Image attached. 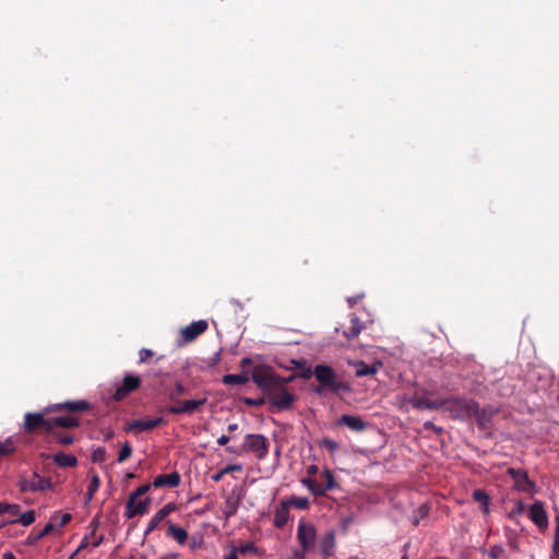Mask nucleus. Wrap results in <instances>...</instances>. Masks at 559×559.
I'll return each instance as SVG.
<instances>
[{
    "instance_id": "nucleus-1",
    "label": "nucleus",
    "mask_w": 559,
    "mask_h": 559,
    "mask_svg": "<svg viewBox=\"0 0 559 559\" xmlns=\"http://www.w3.org/2000/svg\"><path fill=\"white\" fill-rule=\"evenodd\" d=\"M251 378L257 386L266 394L269 403L280 411L290 408L297 400V396L286 388L294 376L283 378L271 367L259 365L253 368Z\"/></svg>"
},
{
    "instance_id": "nucleus-2",
    "label": "nucleus",
    "mask_w": 559,
    "mask_h": 559,
    "mask_svg": "<svg viewBox=\"0 0 559 559\" xmlns=\"http://www.w3.org/2000/svg\"><path fill=\"white\" fill-rule=\"evenodd\" d=\"M91 409V404L85 400L69 401L57 403L46 407V412L64 411L67 415L50 417V432L61 428L71 429L80 426V418L76 413H83Z\"/></svg>"
},
{
    "instance_id": "nucleus-3",
    "label": "nucleus",
    "mask_w": 559,
    "mask_h": 559,
    "mask_svg": "<svg viewBox=\"0 0 559 559\" xmlns=\"http://www.w3.org/2000/svg\"><path fill=\"white\" fill-rule=\"evenodd\" d=\"M314 378L319 382V386L313 389V392L317 394H322L324 392H350L352 390L350 385L347 382L342 381L336 371L328 365L314 366Z\"/></svg>"
},
{
    "instance_id": "nucleus-4",
    "label": "nucleus",
    "mask_w": 559,
    "mask_h": 559,
    "mask_svg": "<svg viewBox=\"0 0 559 559\" xmlns=\"http://www.w3.org/2000/svg\"><path fill=\"white\" fill-rule=\"evenodd\" d=\"M442 407L455 419H468L477 411V402L466 397H451L442 400Z\"/></svg>"
},
{
    "instance_id": "nucleus-5",
    "label": "nucleus",
    "mask_w": 559,
    "mask_h": 559,
    "mask_svg": "<svg viewBox=\"0 0 559 559\" xmlns=\"http://www.w3.org/2000/svg\"><path fill=\"white\" fill-rule=\"evenodd\" d=\"M270 442L263 435L248 433L245 436L241 451L253 453L258 460H263L269 453Z\"/></svg>"
},
{
    "instance_id": "nucleus-6",
    "label": "nucleus",
    "mask_w": 559,
    "mask_h": 559,
    "mask_svg": "<svg viewBox=\"0 0 559 559\" xmlns=\"http://www.w3.org/2000/svg\"><path fill=\"white\" fill-rule=\"evenodd\" d=\"M49 412H46V407L39 413H26L24 415V431L27 433L50 432V417H46Z\"/></svg>"
},
{
    "instance_id": "nucleus-7",
    "label": "nucleus",
    "mask_w": 559,
    "mask_h": 559,
    "mask_svg": "<svg viewBox=\"0 0 559 559\" xmlns=\"http://www.w3.org/2000/svg\"><path fill=\"white\" fill-rule=\"evenodd\" d=\"M508 475H510L514 479L513 488L521 492L531 493L535 490V483L530 479L526 471L521 468L510 467L507 471Z\"/></svg>"
},
{
    "instance_id": "nucleus-8",
    "label": "nucleus",
    "mask_w": 559,
    "mask_h": 559,
    "mask_svg": "<svg viewBox=\"0 0 559 559\" xmlns=\"http://www.w3.org/2000/svg\"><path fill=\"white\" fill-rule=\"evenodd\" d=\"M316 536V528L312 524L299 522L297 528V539L301 546L302 551L307 552L313 548Z\"/></svg>"
},
{
    "instance_id": "nucleus-9",
    "label": "nucleus",
    "mask_w": 559,
    "mask_h": 559,
    "mask_svg": "<svg viewBox=\"0 0 559 559\" xmlns=\"http://www.w3.org/2000/svg\"><path fill=\"white\" fill-rule=\"evenodd\" d=\"M175 403H176V405H171L166 408V412L168 414H173V415L192 414L206 403V399L183 400V401L178 400Z\"/></svg>"
},
{
    "instance_id": "nucleus-10",
    "label": "nucleus",
    "mask_w": 559,
    "mask_h": 559,
    "mask_svg": "<svg viewBox=\"0 0 559 559\" xmlns=\"http://www.w3.org/2000/svg\"><path fill=\"white\" fill-rule=\"evenodd\" d=\"M164 424H166V420L164 417H155V418H151V419H136V420L129 423L124 427V430L127 432H133V433L138 435V433H141L144 431L155 429L158 426L164 425Z\"/></svg>"
},
{
    "instance_id": "nucleus-11",
    "label": "nucleus",
    "mask_w": 559,
    "mask_h": 559,
    "mask_svg": "<svg viewBox=\"0 0 559 559\" xmlns=\"http://www.w3.org/2000/svg\"><path fill=\"white\" fill-rule=\"evenodd\" d=\"M141 385V378L133 374L124 376L122 384L118 386L112 395L115 401H122L130 393L138 390Z\"/></svg>"
},
{
    "instance_id": "nucleus-12",
    "label": "nucleus",
    "mask_w": 559,
    "mask_h": 559,
    "mask_svg": "<svg viewBox=\"0 0 559 559\" xmlns=\"http://www.w3.org/2000/svg\"><path fill=\"white\" fill-rule=\"evenodd\" d=\"M150 504L151 499L148 497L144 499L128 497L124 516L127 519H132L136 515H143L147 512Z\"/></svg>"
},
{
    "instance_id": "nucleus-13",
    "label": "nucleus",
    "mask_w": 559,
    "mask_h": 559,
    "mask_svg": "<svg viewBox=\"0 0 559 559\" xmlns=\"http://www.w3.org/2000/svg\"><path fill=\"white\" fill-rule=\"evenodd\" d=\"M528 518L540 531H545L548 527V515L544 502L536 500L530 507Z\"/></svg>"
},
{
    "instance_id": "nucleus-14",
    "label": "nucleus",
    "mask_w": 559,
    "mask_h": 559,
    "mask_svg": "<svg viewBox=\"0 0 559 559\" xmlns=\"http://www.w3.org/2000/svg\"><path fill=\"white\" fill-rule=\"evenodd\" d=\"M207 328L209 323L206 320H198L181 329L180 334L185 343H191L203 334Z\"/></svg>"
},
{
    "instance_id": "nucleus-15",
    "label": "nucleus",
    "mask_w": 559,
    "mask_h": 559,
    "mask_svg": "<svg viewBox=\"0 0 559 559\" xmlns=\"http://www.w3.org/2000/svg\"><path fill=\"white\" fill-rule=\"evenodd\" d=\"M408 403L418 411H432L442 407V400H431L427 395L415 394L409 397Z\"/></svg>"
},
{
    "instance_id": "nucleus-16",
    "label": "nucleus",
    "mask_w": 559,
    "mask_h": 559,
    "mask_svg": "<svg viewBox=\"0 0 559 559\" xmlns=\"http://www.w3.org/2000/svg\"><path fill=\"white\" fill-rule=\"evenodd\" d=\"M53 488V484L50 478L41 477L37 473H34L32 478L24 481L23 490L32 492L46 491Z\"/></svg>"
},
{
    "instance_id": "nucleus-17",
    "label": "nucleus",
    "mask_w": 559,
    "mask_h": 559,
    "mask_svg": "<svg viewBox=\"0 0 559 559\" xmlns=\"http://www.w3.org/2000/svg\"><path fill=\"white\" fill-rule=\"evenodd\" d=\"M175 510L176 504L174 502H169L159 509L148 522L145 535H148L151 532H153L162 523V521H164Z\"/></svg>"
},
{
    "instance_id": "nucleus-18",
    "label": "nucleus",
    "mask_w": 559,
    "mask_h": 559,
    "mask_svg": "<svg viewBox=\"0 0 559 559\" xmlns=\"http://www.w3.org/2000/svg\"><path fill=\"white\" fill-rule=\"evenodd\" d=\"M180 474L178 472H173L170 474H162L156 476L152 483V486H154L155 488H176L180 485Z\"/></svg>"
},
{
    "instance_id": "nucleus-19",
    "label": "nucleus",
    "mask_w": 559,
    "mask_h": 559,
    "mask_svg": "<svg viewBox=\"0 0 559 559\" xmlns=\"http://www.w3.org/2000/svg\"><path fill=\"white\" fill-rule=\"evenodd\" d=\"M498 413L496 408L492 406H487L484 408H479V404L477 403V411L475 414H473V417H475L477 426L480 429H487L489 427V424L492 419V417Z\"/></svg>"
},
{
    "instance_id": "nucleus-20",
    "label": "nucleus",
    "mask_w": 559,
    "mask_h": 559,
    "mask_svg": "<svg viewBox=\"0 0 559 559\" xmlns=\"http://www.w3.org/2000/svg\"><path fill=\"white\" fill-rule=\"evenodd\" d=\"M338 426H346L353 431L361 432L367 428V423L359 416L355 415H342L337 419Z\"/></svg>"
},
{
    "instance_id": "nucleus-21",
    "label": "nucleus",
    "mask_w": 559,
    "mask_h": 559,
    "mask_svg": "<svg viewBox=\"0 0 559 559\" xmlns=\"http://www.w3.org/2000/svg\"><path fill=\"white\" fill-rule=\"evenodd\" d=\"M289 519V503L282 500L274 511V526L277 528H283Z\"/></svg>"
},
{
    "instance_id": "nucleus-22",
    "label": "nucleus",
    "mask_w": 559,
    "mask_h": 559,
    "mask_svg": "<svg viewBox=\"0 0 559 559\" xmlns=\"http://www.w3.org/2000/svg\"><path fill=\"white\" fill-rule=\"evenodd\" d=\"M353 366L355 367V376L357 378H362V377L376 374L378 371V366H381V364L376 362V364L369 366L365 361L358 360V361H355L353 364Z\"/></svg>"
},
{
    "instance_id": "nucleus-23",
    "label": "nucleus",
    "mask_w": 559,
    "mask_h": 559,
    "mask_svg": "<svg viewBox=\"0 0 559 559\" xmlns=\"http://www.w3.org/2000/svg\"><path fill=\"white\" fill-rule=\"evenodd\" d=\"M167 536L174 538L180 545H185L187 543L189 535L185 528L179 527L171 522H167Z\"/></svg>"
},
{
    "instance_id": "nucleus-24",
    "label": "nucleus",
    "mask_w": 559,
    "mask_h": 559,
    "mask_svg": "<svg viewBox=\"0 0 559 559\" xmlns=\"http://www.w3.org/2000/svg\"><path fill=\"white\" fill-rule=\"evenodd\" d=\"M250 379L249 371L242 370L239 374H225L222 379V382L225 385H242L246 384Z\"/></svg>"
},
{
    "instance_id": "nucleus-25",
    "label": "nucleus",
    "mask_w": 559,
    "mask_h": 559,
    "mask_svg": "<svg viewBox=\"0 0 559 559\" xmlns=\"http://www.w3.org/2000/svg\"><path fill=\"white\" fill-rule=\"evenodd\" d=\"M52 459L59 467H75L78 465L76 456L64 452L56 453Z\"/></svg>"
},
{
    "instance_id": "nucleus-26",
    "label": "nucleus",
    "mask_w": 559,
    "mask_h": 559,
    "mask_svg": "<svg viewBox=\"0 0 559 559\" xmlns=\"http://www.w3.org/2000/svg\"><path fill=\"white\" fill-rule=\"evenodd\" d=\"M17 442L14 437H8L0 441V460L11 456L16 452Z\"/></svg>"
},
{
    "instance_id": "nucleus-27",
    "label": "nucleus",
    "mask_w": 559,
    "mask_h": 559,
    "mask_svg": "<svg viewBox=\"0 0 559 559\" xmlns=\"http://www.w3.org/2000/svg\"><path fill=\"white\" fill-rule=\"evenodd\" d=\"M362 329V323L359 318L353 314L349 319V325L344 330V335L347 338H354L359 335Z\"/></svg>"
},
{
    "instance_id": "nucleus-28",
    "label": "nucleus",
    "mask_w": 559,
    "mask_h": 559,
    "mask_svg": "<svg viewBox=\"0 0 559 559\" xmlns=\"http://www.w3.org/2000/svg\"><path fill=\"white\" fill-rule=\"evenodd\" d=\"M100 486V478L99 476L94 473L91 475V480H90V484H88V487H87V491H86V495H85V503H90L95 495V492L98 490Z\"/></svg>"
},
{
    "instance_id": "nucleus-29",
    "label": "nucleus",
    "mask_w": 559,
    "mask_h": 559,
    "mask_svg": "<svg viewBox=\"0 0 559 559\" xmlns=\"http://www.w3.org/2000/svg\"><path fill=\"white\" fill-rule=\"evenodd\" d=\"M302 485L306 486L314 496H323L326 492V488L318 484L313 478L307 477L301 480Z\"/></svg>"
},
{
    "instance_id": "nucleus-30",
    "label": "nucleus",
    "mask_w": 559,
    "mask_h": 559,
    "mask_svg": "<svg viewBox=\"0 0 559 559\" xmlns=\"http://www.w3.org/2000/svg\"><path fill=\"white\" fill-rule=\"evenodd\" d=\"M473 499L481 504L483 512L489 513V496L483 489H476L473 491Z\"/></svg>"
},
{
    "instance_id": "nucleus-31",
    "label": "nucleus",
    "mask_w": 559,
    "mask_h": 559,
    "mask_svg": "<svg viewBox=\"0 0 559 559\" xmlns=\"http://www.w3.org/2000/svg\"><path fill=\"white\" fill-rule=\"evenodd\" d=\"M36 514L34 510H28L26 512H21L17 519H11L10 523H20L23 526H28L35 522Z\"/></svg>"
},
{
    "instance_id": "nucleus-32",
    "label": "nucleus",
    "mask_w": 559,
    "mask_h": 559,
    "mask_svg": "<svg viewBox=\"0 0 559 559\" xmlns=\"http://www.w3.org/2000/svg\"><path fill=\"white\" fill-rule=\"evenodd\" d=\"M48 436H51L61 445H70L74 442V437L72 435L63 432L61 430L49 432Z\"/></svg>"
},
{
    "instance_id": "nucleus-33",
    "label": "nucleus",
    "mask_w": 559,
    "mask_h": 559,
    "mask_svg": "<svg viewBox=\"0 0 559 559\" xmlns=\"http://www.w3.org/2000/svg\"><path fill=\"white\" fill-rule=\"evenodd\" d=\"M285 502L289 503L290 507H295L299 510H306L309 508V500L306 497H292L288 500H285Z\"/></svg>"
},
{
    "instance_id": "nucleus-34",
    "label": "nucleus",
    "mask_w": 559,
    "mask_h": 559,
    "mask_svg": "<svg viewBox=\"0 0 559 559\" xmlns=\"http://www.w3.org/2000/svg\"><path fill=\"white\" fill-rule=\"evenodd\" d=\"M231 550L235 551L238 556L239 555H247L249 552H257L258 549L257 547L254 546L253 543H246V544H242L240 546H233L231 547Z\"/></svg>"
},
{
    "instance_id": "nucleus-35",
    "label": "nucleus",
    "mask_w": 559,
    "mask_h": 559,
    "mask_svg": "<svg viewBox=\"0 0 559 559\" xmlns=\"http://www.w3.org/2000/svg\"><path fill=\"white\" fill-rule=\"evenodd\" d=\"M131 454H132V447L128 441H126L119 450L118 457H117L118 463H122V462L127 461L131 456Z\"/></svg>"
},
{
    "instance_id": "nucleus-36",
    "label": "nucleus",
    "mask_w": 559,
    "mask_h": 559,
    "mask_svg": "<svg viewBox=\"0 0 559 559\" xmlns=\"http://www.w3.org/2000/svg\"><path fill=\"white\" fill-rule=\"evenodd\" d=\"M183 394H186V388L180 382H176L175 388L168 393V399L177 402Z\"/></svg>"
},
{
    "instance_id": "nucleus-37",
    "label": "nucleus",
    "mask_w": 559,
    "mask_h": 559,
    "mask_svg": "<svg viewBox=\"0 0 559 559\" xmlns=\"http://www.w3.org/2000/svg\"><path fill=\"white\" fill-rule=\"evenodd\" d=\"M107 452L104 447H97L93 450L91 459L94 463H103L106 461Z\"/></svg>"
},
{
    "instance_id": "nucleus-38",
    "label": "nucleus",
    "mask_w": 559,
    "mask_h": 559,
    "mask_svg": "<svg viewBox=\"0 0 559 559\" xmlns=\"http://www.w3.org/2000/svg\"><path fill=\"white\" fill-rule=\"evenodd\" d=\"M555 537L552 544V552L556 559H559V514L555 518Z\"/></svg>"
},
{
    "instance_id": "nucleus-39",
    "label": "nucleus",
    "mask_w": 559,
    "mask_h": 559,
    "mask_svg": "<svg viewBox=\"0 0 559 559\" xmlns=\"http://www.w3.org/2000/svg\"><path fill=\"white\" fill-rule=\"evenodd\" d=\"M21 506L16 503H8L5 508V513L9 515V520L17 519L20 515Z\"/></svg>"
},
{
    "instance_id": "nucleus-40",
    "label": "nucleus",
    "mask_w": 559,
    "mask_h": 559,
    "mask_svg": "<svg viewBox=\"0 0 559 559\" xmlns=\"http://www.w3.org/2000/svg\"><path fill=\"white\" fill-rule=\"evenodd\" d=\"M322 476L325 479V486H323V488H326V490H331L336 486L335 478L330 469H324L322 472Z\"/></svg>"
},
{
    "instance_id": "nucleus-41",
    "label": "nucleus",
    "mask_w": 559,
    "mask_h": 559,
    "mask_svg": "<svg viewBox=\"0 0 559 559\" xmlns=\"http://www.w3.org/2000/svg\"><path fill=\"white\" fill-rule=\"evenodd\" d=\"M504 554V548L500 545H493L488 550V556L490 559H500Z\"/></svg>"
},
{
    "instance_id": "nucleus-42",
    "label": "nucleus",
    "mask_w": 559,
    "mask_h": 559,
    "mask_svg": "<svg viewBox=\"0 0 559 559\" xmlns=\"http://www.w3.org/2000/svg\"><path fill=\"white\" fill-rule=\"evenodd\" d=\"M154 356V353L153 350L148 349V348H142L139 353V362L140 364H145L148 361L150 358H152Z\"/></svg>"
},
{
    "instance_id": "nucleus-43",
    "label": "nucleus",
    "mask_w": 559,
    "mask_h": 559,
    "mask_svg": "<svg viewBox=\"0 0 559 559\" xmlns=\"http://www.w3.org/2000/svg\"><path fill=\"white\" fill-rule=\"evenodd\" d=\"M151 488V485L150 484H146V485H142L140 487H138L134 491H132L129 497H133V498H141L142 496H144Z\"/></svg>"
},
{
    "instance_id": "nucleus-44",
    "label": "nucleus",
    "mask_w": 559,
    "mask_h": 559,
    "mask_svg": "<svg viewBox=\"0 0 559 559\" xmlns=\"http://www.w3.org/2000/svg\"><path fill=\"white\" fill-rule=\"evenodd\" d=\"M321 444H322V447H324L330 452H334L338 448V444L334 440H332L330 438H324L321 441Z\"/></svg>"
},
{
    "instance_id": "nucleus-45",
    "label": "nucleus",
    "mask_w": 559,
    "mask_h": 559,
    "mask_svg": "<svg viewBox=\"0 0 559 559\" xmlns=\"http://www.w3.org/2000/svg\"><path fill=\"white\" fill-rule=\"evenodd\" d=\"M55 530V524L49 522L44 528L37 534L36 539H41L43 537L49 535Z\"/></svg>"
},
{
    "instance_id": "nucleus-46",
    "label": "nucleus",
    "mask_w": 559,
    "mask_h": 559,
    "mask_svg": "<svg viewBox=\"0 0 559 559\" xmlns=\"http://www.w3.org/2000/svg\"><path fill=\"white\" fill-rule=\"evenodd\" d=\"M265 400L263 397H260V399H250V397H246L243 400V403L248 406H262L264 404Z\"/></svg>"
},
{
    "instance_id": "nucleus-47",
    "label": "nucleus",
    "mask_w": 559,
    "mask_h": 559,
    "mask_svg": "<svg viewBox=\"0 0 559 559\" xmlns=\"http://www.w3.org/2000/svg\"><path fill=\"white\" fill-rule=\"evenodd\" d=\"M72 519V515L70 513H63L61 516H60V521L58 523V526L59 527H63L66 526L67 524L70 523Z\"/></svg>"
},
{
    "instance_id": "nucleus-48",
    "label": "nucleus",
    "mask_w": 559,
    "mask_h": 559,
    "mask_svg": "<svg viewBox=\"0 0 559 559\" xmlns=\"http://www.w3.org/2000/svg\"><path fill=\"white\" fill-rule=\"evenodd\" d=\"M424 428H425L426 430H433V431H436V432H441V431H442V428H441V427L436 426L432 421H426V423L424 424Z\"/></svg>"
},
{
    "instance_id": "nucleus-49",
    "label": "nucleus",
    "mask_w": 559,
    "mask_h": 559,
    "mask_svg": "<svg viewBox=\"0 0 559 559\" xmlns=\"http://www.w3.org/2000/svg\"><path fill=\"white\" fill-rule=\"evenodd\" d=\"M312 376L314 377V368H313V369H310V368L305 369V370L300 373V377H301L302 379H306V380H307V379H310Z\"/></svg>"
},
{
    "instance_id": "nucleus-50",
    "label": "nucleus",
    "mask_w": 559,
    "mask_h": 559,
    "mask_svg": "<svg viewBox=\"0 0 559 559\" xmlns=\"http://www.w3.org/2000/svg\"><path fill=\"white\" fill-rule=\"evenodd\" d=\"M287 559H305V551L295 550Z\"/></svg>"
},
{
    "instance_id": "nucleus-51",
    "label": "nucleus",
    "mask_w": 559,
    "mask_h": 559,
    "mask_svg": "<svg viewBox=\"0 0 559 559\" xmlns=\"http://www.w3.org/2000/svg\"><path fill=\"white\" fill-rule=\"evenodd\" d=\"M234 471H241V465H239V464L228 465L223 469V473L227 474V473H230Z\"/></svg>"
},
{
    "instance_id": "nucleus-52",
    "label": "nucleus",
    "mask_w": 559,
    "mask_h": 559,
    "mask_svg": "<svg viewBox=\"0 0 559 559\" xmlns=\"http://www.w3.org/2000/svg\"><path fill=\"white\" fill-rule=\"evenodd\" d=\"M251 365H252V360H251V358H249V357H245V358H242V359L240 360V367H241L242 369H246L247 367H249V366H251Z\"/></svg>"
},
{
    "instance_id": "nucleus-53",
    "label": "nucleus",
    "mask_w": 559,
    "mask_h": 559,
    "mask_svg": "<svg viewBox=\"0 0 559 559\" xmlns=\"http://www.w3.org/2000/svg\"><path fill=\"white\" fill-rule=\"evenodd\" d=\"M229 440L230 438L228 436L223 435L217 439V443L223 447L226 445L229 442Z\"/></svg>"
},
{
    "instance_id": "nucleus-54",
    "label": "nucleus",
    "mask_w": 559,
    "mask_h": 559,
    "mask_svg": "<svg viewBox=\"0 0 559 559\" xmlns=\"http://www.w3.org/2000/svg\"><path fill=\"white\" fill-rule=\"evenodd\" d=\"M225 474H226V473H223V469H222V471H219L218 473L213 474L211 478H212V480H214L215 483H218V481L223 478V476H224Z\"/></svg>"
},
{
    "instance_id": "nucleus-55",
    "label": "nucleus",
    "mask_w": 559,
    "mask_h": 559,
    "mask_svg": "<svg viewBox=\"0 0 559 559\" xmlns=\"http://www.w3.org/2000/svg\"><path fill=\"white\" fill-rule=\"evenodd\" d=\"M307 472L309 475H314L318 473V466L317 465H310L307 468Z\"/></svg>"
},
{
    "instance_id": "nucleus-56",
    "label": "nucleus",
    "mask_w": 559,
    "mask_h": 559,
    "mask_svg": "<svg viewBox=\"0 0 559 559\" xmlns=\"http://www.w3.org/2000/svg\"><path fill=\"white\" fill-rule=\"evenodd\" d=\"M525 509V506L522 501H518L516 503V507H515V512L518 513H522Z\"/></svg>"
},
{
    "instance_id": "nucleus-57",
    "label": "nucleus",
    "mask_w": 559,
    "mask_h": 559,
    "mask_svg": "<svg viewBox=\"0 0 559 559\" xmlns=\"http://www.w3.org/2000/svg\"><path fill=\"white\" fill-rule=\"evenodd\" d=\"M224 559H239L238 555L230 549V551L224 557Z\"/></svg>"
},
{
    "instance_id": "nucleus-58",
    "label": "nucleus",
    "mask_w": 559,
    "mask_h": 559,
    "mask_svg": "<svg viewBox=\"0 0 559 559\" xmlns=\"http://www.w3.org/2000/svg\"><path fill=\"white\" fill-rule=\"evenodd\" d=\"M2 559H16L14 554L11 551H5L2 556Z\"/></svg>"
},
{
    "instance_id": "nucleus-59",
    "label": "nucleus",
    "mask_w": 559,
    "mask_h": 559,
    "mask_svg": "<svg viewBox=\"0 0 559 559\" xmlns=\"http://www.w3.org/2000/svg\"><path fill=\"white\" fill-rule=\"evenodd\" d=\"M237 429H238V425L237 424H229L228 427H227V430L229 432H233V431H235Z\"/></svg>"
},
{
    "instance_id": "nucleus-60",
    "label": "nucleus",
    "mask_w": 559,
    "mask_h": 559,
    "mask_svg": "<svg viewBox=\"0 0 559 559\" xmlns=\"http://www.w3.org/2000/svg\"><path fill=\"white\" fill-rule=\"evenodd\" d=\"M7 504H8V502H0V514L5 513Z\"/></svg>"
},
{
    "instance_id": "nucleus-61",
    "label": "nucleus",
    "mask_w": 559,
    "mask_h": 559,
    "mask_svg": "<svg viewBox=\"0 0 559 559\" xmlns=\"http://www.w3.org/2000/svg\"><path fill=\"white\" fill-rule=\"evenodd\" d=\"M236 507H233L229 511L226 512V516L229 518L236 513Z\"/></svg>"
},
{
    "instance_id": "nucleus-62",
    "label": "nucleus",
    "mask_w": 559,
    "mask_h": 559,
    "mask_svg": "<svg viewBox=\"0 0 559 559\" xmlns=\"http://www.w3.org/2000/svg\"><path fill=\"white\" fill-rule=\"evenodd\" d=\"M227 451H228V452H230V453H233V454H239V451H238V450H236V449H234L233 447H228V448H227Z\"/></svg>"
},
{
    "instance_id": "nucleus-63",
    "label": "nucleus",
    "mask_w": 559,
    "mask_h": 559,
    "mask_svg": "<svg viewBox=\"0 0 559 559\" xmlns=\"http://www.w3.org/2000/svg\"><path fill=\"white\" fill-rule=\"evenodd\" d=\"M11 524L10 520L0 522V530H2L5 525Z\"/></svg>"
},
{
    "instance_id": "nucleus-64",
    "label": "nucleus",
    "mask_w": 559,
    "mask_h": 559,
    "mask_svg": "<svg viewBox=\"0 0 559 559\" xmlns=\"http://www.w3.org/2000/svg\"><path fill=\"white\" fill-rule=\"evenodd\" d=\"M114 437V432L112 431H109L106 436H105V439L106 440H109Z\"/></svg>"
}]
</instances>
